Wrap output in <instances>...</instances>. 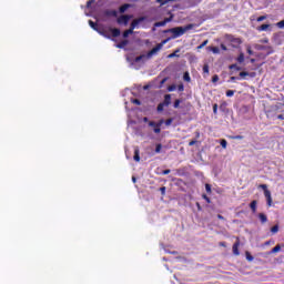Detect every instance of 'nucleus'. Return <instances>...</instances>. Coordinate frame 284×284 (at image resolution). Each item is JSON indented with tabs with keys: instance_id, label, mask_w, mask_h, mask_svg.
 Returning a JSON list of instances; mask_svg holds the SVG:
<instances>
[{
	"instance_id": "nucleus-1",
	"label": "nucleus",
	"mask_w": 284,
	"mask_h": 284,
	"mask_svg": "<svg viewBox=\"0 0 284 284\" xmlns=\"http://www.w3.org/2000/svg\"><path fill=\"white\" fill-rule=\"evenodd\" d=\"M192 28H194V24H187L185 27H175V28L166 29L164 30V33L165 34L171 33L172 36L162 41H165V43H169L170 41H172V39H179V37H183V34H185L187 30H192Z\"/></svg>"
},
{
	"instance_id": "nucleus-2",
	"label": "nucleus",
	"mask_w": 284,
	"mask_h": 284,
	"mask_svg": "<svg viewBox=\"0 0 284 284\" xmlns=\"http://www.w3.org/2000/svg\"><path fill=\"white\" fill-rule=\"evenodd\" d=\"M165 45V41H162L161 43H158L151 51H149L146 54H141L134 59V63H145V61L150 60L156 52L163 50V47Z\"/></svg>"
},
{
	"instance_id": "nucleus-3",
	"label": "nucleus",
	"mask_w": 284,
	"mask_h": 284,
	"mask_svg": "<svg viewBox=\"0 0 284 284\" xmlns=\"http://www.w3.org/2000/svg\"><path fill=\"white\" fill-rule=\"evenodd\" d=\"M89 26H90V28H92V30H95V32H98L102 37H106V39H110L108 33L105 32V29H103V27H99V24L97 22L89 20Z\"/></svg>"
},
{
	"instance_id": "nucleus-4",
	"label": "nucleus",
	"mask_w": 284,
	"mask_h": 284,
	"mask_svg": "<svg viewBox=\"0 0 284 284\" xmlns=\"http://www.w3.org/2000/svg\"><path fill=\"white\" fill-rule=\"evenodd\" d=\"M281 108L278 105H271L268 109L265 110V114L267 119H275L276 114H278V111Z\"/></svg>"
},
{
	"instance_id": "nucleus-5",
	"label": "nucleus",
	"mask_w": 284,
	"mask_h": 284,
	"mask_svg": "<svg viewBox=\"0 0 284 284\" xmlns=\"http://www.w3.org/2000/svg\"><path fill=\"white\" fill-rule=\"evenodd\" d=\"M261 190L264 191V196L266 199V204L268 207H272V192L267 190V184H261Z\"/></svg>"
},
{
	"instance_id": "nucleus-6",
	"label": "nucleus",
	"mask_w": 284,
	"mask_h": 284,
	"mask_svg": "<svg viewBox=\"0 0 284 284\" xmlns=\"http://www.w3.org/2000/svg\"><path fill=\"white\" fill-rule=\"evenodd\" d=\"M131 19H132V16L124 14V16H120L116 21L120 26H128Z\"/></svg>"
},
{
	"instance_id": "nucleus-7",
	"label": "nucleus",
	"mask_w": 284,
	"mask_h": 284,
	"mask_svg": "<svg viewBox=\"0 0 284 284\" xmlns=\"http://www.w3.org/2000/svg\"><path fill=\"white\" fill-rule=\"evenodd\" d=\"M240 245H241V240L236 237V242L233 244L234 256H239L241 254V252L239 251Z\"/></svg>"
},
{
	"instance_id": "nucleus-8",
	"label": "nucleus",
	"mask_w": 284,
	"mask_h": 284,
	"mask_svg": "<svg viewBox=\"0 0 284 284\" xmlns=\"http://www.w3.org/2000/svg\"><path fill=\"white\" fill-rule=\"evenodd\" d=\"M142 21H145V17H140V18H138V19H134V20L131 22L130 28L134 30L135 28L139 27V23H142Z\"/></svg>"
},
{
	"instance_id": "nucleus-9",
	"label": "nucleus",
	"mask_w": 284,
	"mask_h": 284,
	"mask_svg": "<svg viewBox=\"0 0 284 284\" xmlns=\"http://www.w3.org/2000/svg\"><path fill=\"white\" fill-rule=\"evenodd\" d=\"M162 103H163V105H165V108H168V105H170V103H172V95L171 94H165L164 95V101Z\"/></svg>"
},
{
	"instance_id": "nucleus-10",
	"label": "nucleus",
	"mask_w": 284,
	"mask_h": 284,
	"mask_svg": "<svg viewBox=\"0 0 284 284\" xmlns=\"http://www.w3.org/2000/svg\"><path fill=\"white\" fill-rule=\"evenodd\" d=\"M140 154H141V151L139 150V148H135L133 159H134V161H136V163H139V161H141Z\"/></svg>"
},
{
	"instance_id": "nucleus-11",
	"label": "nucleus",
	"mask_w": 284,
	"mask_h": 284,
	"mask_svg": "<svg viewBox=\"0 0 284 284\" xmlns=\"http://www.w3.org/2000/svg\"><path fill=\"white\" fill-rule=\"evenodd\" d=\"M240 77H241V79H243L245 77L254 78V77H256V73L255 72L250 73L247 71H242V72H240Z\"/></svg>"
},
{
	"instance_id": "nucleus-12",
	"label": "nucleus",
	"mask_w": 284,
	"mask_h": 284,
	"mask_svg": "<svg viewBox=\"0 0 284 284\" xmlns=\"http://www.w3.org/2000/svg\"><path fill=\"white\" fill-rule=\"evenodd\" d=\"M130 34H134V29L131 27L122 33V37L124 39H128L130 37Z\"/></svg>"
},
{
	"instance_id": "nucleus-13",
	"label": "nucleus",
	"mask_w": 284,
	"mask_h": 284,
	"mask_svg": "<svg viewBox=\"0 0 284 284\" xmlns=\"http://www.w3.org/2000/svg\"><path fill=\"white\" fill-rule=\"evenodd\" d=\"M256 30L257 32H267V30H270V24H261Z\"/></svg>"
},
{
	"instance_id": "nucleus-14",
	"label": "nucleus",
	"mask_w": 284,
	"mask_h": 284,
	"mask_svg": "<svg viewBox=\"0 0 284 284\" xmlns=\"http://www.w3.org/2000/svg\"><path fill=\"white\" fill-rule=\"evenodd\" d=\"M161 125H163V120H160V122L154 126L153 132L155 134H161Z\"/></svg>"
},
{
	"instance_id": "nucleus-15",
	"label": "nucleus",
	"mask_w": 284,
	"mask_h": 284,
	"mask_svg": "<svg viewBox=\"0 0 284 284\" xmlns=\"http://www.w3.org/2000/svg\"><path fill=\"white\" fill-rule=\"evenodd\" d=\"M110 32L112 33L113 38L121 37V30L120 29H110Z\"/></svg>"
},
{
	"instance_id": "nucleus-16",
	"label": "nucleus",
	"mask_w": 284,
	"mask_h": 284,
	"mask_svg": "<svg viewBox=\"0 0 284 284\" xmlns=\"http://www.w3.org/2000/svg\"><path fill=\"white\" fill-rule=\"evenodd\" d=\"M131 7L130 3H124L119 8V11L121 14H123V12H125L129 8Z\"/></svg>"
},
{
	"instance_id": "nucleus-17",
	"label": "nucleus",
	"mask_w": 284,
	"mask_h": 284,
	"mask_svg": "<svg viewBox=\"0 0 284 284\" xmlns=\"http://www.w3.org/2000/svg\"><path fill=\"white\" fill-rule=\"evenodd\" d=\"M128 43H130V41L128 40H122L121 42H119L116 44V48H119L120 50H123V48H125V45H128Z\"/></svg>"
},
{
	"instance_id": "nucleus-18",
	"label": "nucleus",
	"mask_w": 284,
	"mask_h": 284,
	"mask_svg": "<svg viewBox=\"0 0 284 284\" xmlns=\"http://www.w3.org/2000/svg\"><path fill=\"white\" fill-rule=\"evenodd\" d=\"M206 50H209V52H213V54H219V52H221L219 47H207Z\"/></svg>"
},
{
	"instance_id": "nucleus-19",
	"label": "nucleus",
	"mask_w": 284,
	"mask_h": 284,
	"mask_svg": "<svg viewBox=\"0 0 284 284\" xmlns=\"http://www.w3.org/2000/svg\"><path fill=\"white\" fill-rule=\"evenodd\" d=\"M258 219H260L261 223H263V224L267 223V215L265 213H260Z\"/></svg>"
},
{
	"instance_id": "nucleus-20",
	"label": "nucleus",
	"mask_w": 284,
	"mask_h": 284,
	"mask_svg": "<svg viewBox=\"0 0 284 284\" xmlns=\"http://www.w3.org/2000/svg\"><path fill=\"white\" fill-rule=\"evenodd\" d=\"M256 205H257L256 200H253V201L250 203V207H251L253 214L256 213Z\"/></svg>"
},
{
	"instance_id": "nucleus-21",
	"label": "nucleus",
	"mask_w": 284,
	"mask_h": 284,
	"mask_svg": "<svg viewBox=\"0 0 284 284\" xmlns=\"http://www.w3.org/2000/svg\"><path fill=\"white\" fill-rule=\"evenodd\" d=\"M179 52H181V49H176L175 52L169 54V59H174V57H179Z\"/></svg>"
},
{
	"instance_id": "nucleus-22",
	"label": "nucleus",
	"mask_w": 284,
	"mask_h": 284,
	"mask_svg": "<svg viewBox=\"0 0 284 284\" xmlns=\"http://www.w3.org/2000/svg\"><path fill=\"white\" fill-rule=\"evenodd\" d=\"M207 43H210V40H204L200 45H197V50H203Z\"/></svg>"
},
{
	"instance_id": "nucleus-23",
	"label": "nucleus",
	"mask_w": 284,
	"mask_h": 284,
	"mask_svg": "<svg viewBox=\"0 0 284 284\" xmlns=\"http://www.w3.org/2000/svg\"><path fill=\"white\" fill-rule=\"evenodd\" d=\"M245 256H246V261H254V256H252V253H250L248 251L245 252Z\"/></svg>"
},
{
	"instance_id": "nucleus-24",
	"label": "nucleus",
	"mask_w": 284,
	"mask_h": 284,
	"mask_svg": "<svg viewBox=\"0 0 284 284\" xmlns=\"http://www.w3.org/2000/svg\"><path fill=\"white\" fill-rule=\"evenodd\" d=\"M277 252H281V245H276L272 248L271 254H276Z\"/></svg>"
},
{
	"instance_id": "nucleus-25",
	"label": "nucleus",
	"mask_w": 284,
	"mask_h": 284,
	"mask_svg": "<svg viewBox=\"0 0 284 284\" xmlns=\"http://www.w3.org/2000/svg\"><path fill=\"white\" fill-rule=\"evenodd\" d=\"M161 150H163V145L161 143L155 146V154H161Z\"/></svg>"
},
{
	"instance_id": "nucleus-26",
	"label": "nucleus",
	"mask_w": 284,
	"mask_h": 284,
	"mask_svg": "<svg viewBox=\"0 0 284 284\" xmlns=\"http://www.w3.org/2000/svg\"><path fill=\"white\" fill-rule=\"evenodd\" d=\"M170 1L174 2L176 0H156V2L160 3V6H165L166 3H170Z\"/></svg>"
},
{
	"instance_id": "nucleus-27",
	"label": "nucleus",
	"mask_w": 284,
	"mask_h": 284,
	"mask_svg": "<svg viewBox=\"0 0 284 284\" xmlns=\"http://www.w3.org/2000/svg\"><path fill=\"white\" fill-rule=\"evenodd\" d=\"M245 61V54L240 53V55L237 57V63H243Z\"/></svg>"
},
{
	"instance_id": "nucleus-28",
	"label": "nucleus",
	"mask_w": 284,
	"mask_h": 284,
	"mask_svg": "<svg viewBox=\"0 0 284 284\" xmlns=\"http://www.w3.org/2000/svg\"><path fill=\"white\" fill-rule=\"evenodd\" d=\"M203 73L204 74H210V65L209 64L203 65Z\"/></svg>"
},
{
	"instance_id": "nucleus-29",
	"label": "nucleus",
	"mask_w": 284,
	"mask_h": 284,
	"mask_svg": "<svg viewBox=\"0 0 284 284\" xmlns=\"http://www.w3.org/2000/svg\"><path fill=\"white\" fill-rule=\"evenodd\" d=\"M265 19H267V14L260 16L258 18H256V21H257V23H261L262 21H265Z\"/></svg>"
},
{
	"instance_id": "nucleus-30",
	"label": "nucleus",
	"mask_w": 284,
	"mask_h": 284,
	"mask_svg": "<svg viewBox=\"0 0 284 284\" xmlns=\"http://www.w3.org/2000/svg\"><path fill=\"white\" fill-rule=\"evenodd\" d=\"M234 141H243L244 136L243 135H233L231 136Z\"/></svg>"
},
{
	"instance_id": "nucleus-31",
	"label": "nucleus",
	"mask_w": 284,
	"mask_h": 284,
	"mask_svg": "<svg viewBox=\"0 0 284 284\" xmlns=\"http://www.w3.org/2000/svg\"><path fill=\"white\" fill-rule=\"evenodd\" d=\"M164 108H165V104H163V102L162 103H159L158 104V112H163V110H164Z\"/></svg>"
},
{
	"instance_id": "nucleus-32",
	"label": "nucleus",
	"mask_w": 284,
	"mask_h": 284,
	"mask_svg": "<svg viewBox=\"0 0 284 284\" xmlns=\"http://www.w3.org/2000/svg\"><path fill=\"white\" fill-rule=\"evenodd\" d=\"M271 232H272V234H277V232H278V224H276L273 227H271Z\"/></svg>"
},
{
	"instance_id": "nucleus-33",
	"label": "nucleus",
	"mask_w": 284,
	"mask_h": 284,
	"mask_svg": "<svg viewBox=\"0 0 284 284\" xmlns=\"http://www.w3.org/2000/svg\"><path fill=\"white\" fill-rule=\"evenodd\" d=\"M173 122H174V118H170V119L165 120L164 123L166 126H170V125H172Z\"/></svg>"
},
{
	"instance_id": "nucleus-34",
	"label": "nucleus",
	"mask_w": 284,
	"mask_h": 284,
	"mask_svg": "<svg viewBox=\"0 0 284 284\" xmlns=\"http://www.w3.org/2000/svg\"><path fill=\"white\" fill-rule=\"evenodd\" d=\"M163 26H166L164 20L155 23V28H163Z\"/></svg>"
},
{
	"instance_id": "nucleus-35",
	"label": "nucleus",
	"mask_w": 284,
	"mask_h": 284,
	"mask_svg": "<svg viewBox=\"0 0 284 284\" xmlns=\"http://www.w3.org/2000/svg\"><path fill=\"white\" fill-rule=\"evenodd\" d=\"M205 191L207 192V194H212V185L205 184Z\"/></svg>"
},
{
	"instance_id": "nucleus-36",
	"label": "nucleus",
	"mask_w": 284,
	"mask_h": 284,
	"mask_svg": "<svg viewBox=\"0 0 284 284\" xmlns=\"http://www.w3.org/2000/svg\"><path fill=\"white\" fill-rule=\"evenodd\" d=\"M276 27L280 28V30H283V28H284V20H281L280 22H277Z\"/></svg>"
},
{
	"instance_id": "nucleus-37",
	"label": "nucleus",
	"mask_w": 284,
	"mask_h": 284,
	"mask_svg": "<svg viewBox=\"0 0 284 284\" xmlns=\"http://www.w3.org/2000/svg\"><path fill=\"white\" fill-rule=\"evenodd\" d=\"M220 144L225 150L227 148V140H221Z\"/></svg>"
},
{
	"instance_id": "nucleus-38",
	"label": "nucleus",
	"mask_w": 284,
	"mask_h": 284,
	"mask_svg": "<svg viewBox=\"0 0 284 284\" xmlns=\"http://www.w3.org/2000/svg\"><path fill=\"white\" fill-rule=\"evenodd\" d=\"M181 105V100H175L174 101V104H173V108H175V109H179V106Z\"/></svg>"
},
{
	"instance_id": "nucleus-39",
	"label": "nucleus",
	"mask_w": 284,
	"mask_h": 284,
	"mask_svg": "<svg viewBox=\"0 0 284 284\" xmlns=\"http://www.w3.org/2000/svg\"><path fill=\"white\" fill-rule=\"evenodd\" d=\"M230 70H241L240 67L237 64H231L230 67Z\"/></svg>"
},
{
	"instance_id": "nucleus-40",
	"label": "nucleus",
	"mask_w": 284,
	"mask_h": 284,
	"mask_svg": "<svg viewBox=\"0 0 284 284\" xmlns=\"http://www.w3.org/2000/svg\"><path fill=\"white\" fill-rule=\"evenodd\" d=\"M174 90H176V85L172 84L168 87L169 92H174Z\"/></svg>"
},
{
	"instance_id": "nucleus-41",
	"label": "nucleus",
	"mask_w": 284,
	"mask_h": 284,
	"mask_svg": "<svg viewBox=\"0 0 284 284\" xmlns=\"http://www.w3.org/2000/svg\"><path fill=\"white\" fill-rule=\"evenodd\" d=\"M219 112V104H213V114H217Z\"/></svg>"
},
{
	"instance_id": "nucleus-42",
	"label": "nucleus",
	"mask_w": 284,
	"mask_h": 284,
	"mask_svg": "<svg viewBox=\"0 0 284 284\" xmlns=\"http://www.w3.org/2000/svg\"><path fill=\"white\" fill-rule=\"evenodd\" d=\"M234 90H227L226 91V97H234Z\"/></svg>"
},
{
	"instance_id": "nucleus-43",
	"label": "nucleus",
	"mask_w": 284,
	"mask_h": 284,
	"mask_svg": "<svg viewBox=\"0 0 284 284\" xmlns=\"http://www.w3.org/2000/svg\"><path fill=\"white\" fill-rule=\"evenodd\" d=\"M216 82H219V75L217 74L212 77V83H216Z\"/></svg>"
},
{
	"instance_id": "nucleus-44",
	"label": "nucleus",
	"mask_w": 284,
	"mask_h": 284,
	"mask_svg": "<svg viewBox=\"0 0 284 284\" xmlns=\"http://www.w3.org/2000/svg\"><path fill=\"white\" fill-rule=\"evenodd\" d=\"M158 124H159V123H156V122H154V121H150V122H149L150 128H156Z\"/></svg>"
},
{
	"instance_id": "nucleus-45",
	"label": "nucleus",
	"mask_w": 284,
	"mask_h": 284,
	"mask_svg": "<svg viewBox=\"0 0 284 284\" xmlns=\"http://www.w3.org/2000/svg\"><path fill=\"white\" fill-rule=\"evenodd\" d=\"M184 81H187V82L191 81L190 73H184Z\"/></svg>"
},
{
	"instance_id": "nucleus-46",
	"label": "nucleus",
	"mask_w": 284,
	"mask_h": 284,
	"mask_svg": "<svg viewBox=\"0 0 284 284\" xmlns=\"http://www.w3.org/2000/svg\"><path fill=\"white\" fill-rule=\"evenodd\" d=\"M132 103H134L135 105H141V100L134 99V100L132 101Z\"/></svg>"
},
{
	"instance_id": "nucleus-47",
	"label": "nucleus",
	"mask_w": 284,
	"mask_h": 284,
	"mask_svg": "<svg viewBox=\"0 0 284 284\" xmlns=\"http://www.w3.org/2000/svg\"><path fill=\"white\" fill-rule=\"evenodd\" d=\"M165 190H166L165 186L160 187V192L162 195H165Z\"/></svg>"
},
{
	"instance_id": "nucleus-48",
	"label": "nucleus",
	"mask_w": 284,
	"mask_h": 284,
	"mask_svg": "<svg viewBox=\"0 0 284 284\" xmlns=\"http://www.w3.org/2000/svg\"><path fill=\"white\" fill-rule=\"evenodd\" d=\"M170 172H171V170H170V169H166V170L162 171V174H163V175H168V174H170Z\"/></svg>"
},
{
	"instance_id": "nucleus-49",
	"label": "nucleus",
	"mask_w": 284,
	"mask_h": 284,
	"mask_svg": "<svg viewBox=\"0 0 284 284\" xmlns=\"http://www.w3.org/2000/svg\"><path fill=\"white\" fill-rule=\"evenodd\" d=\"M178 90H179V92H183V90H185V88L183 87V84H180V85L178 87Z\"/></svg>"
},
{
	"instance_id": "nucleus-50",
	"label": "nucleus",
	"mask_w": 284,
	"mask_h": 284,
	"mask_svg": "<svg viewBox=\"0 0 284 284\" xmlns=\"http://www.w3.org/2000/svg\"><path fill=\"white\" fill-rule=\"evenodd\" d=\"M220 48H221V50H223L224 52L227 51V47H226L225 44H223V43L220 45Z\"/></svg>"
},
{
	"instance_id": "nucleus-51",
	"label": "nucleus",
	"mask_w": 284,
	"mask_h": 284,
	"mask_svg": "<svg viewBox=\"0 0 284 284\" xmlns=\"http://www.w3.org/2000/svg\"><path fill=\"white\" fill-rule=\"evenodd\" d=\"M172 19H173V17L171 16L170 18H165L164 21L168 24V23H170V21H172Z\"/></svg>"
},
{
	"instance_id": "nucleus-52",
	"label": "nucleus",
	"mask_w": 284,
	"mask_h": 284,
	"mask_svg": "<svg viewBox=\"0 0 284 284\" xmlns=\"http://www.w3.org/2000/svg\"><path fill=\"white\" fill-rule=\"evenodd\" d=\"M189 145H190V146L196 145V140H192L191 142H189Z\"/></svg>"
},
{
	"instance_id": "nucleus-53",
	"label": "nucleus",
	"mask_w": 284,
	"mask_h": 284,
	"mask_svg": "<svg viewBox=\"0 0 284 284\" xmlns=\"http://www.w3.org/2000/svg\"><path fill=\"white\" fill-rule=\"evenodd\" d=\"M217 219H220V221H225V217L221 214H217Z\"/></svg>"
},
{
	"instance_id": "nucleus-54",
	"label": "nucleus",
	"mask_w": 284,
	"mask_h": 284,
	"mask_svg": "<svg viewBox=\"0 0 284 284\" xmlns=\"http://www.w3.org/2000/svg\"><path fill=\"white\" fill-rule=\"evenodd\" d=\"M203 199L206 201V203H210V197L207 195H203Z\"/></svg>"
},
{
	"instance_id": "nucleus-55",
	"label": "nucleus",
	"mask_w": 284,
	"mask_h": 284,
	"mask_svg": "<svg viewBox=\"0 0 284 284\" xmlns=\"http://www.w3.org/2000/svg\"><path fill=\"white\" fill-rule=\"evenodd\" d=\"M277 119H280L281 121H284L283 114H278V115H277Z\"/></svg>"
},
{
	"instance_id": "nucleus-56",
	"label": "nucleus",
	"mask_w": 284,
	"mask_h": 284,
	"mask_svg": "<svg viewBox=\"0 0 284 284\" xmlns=\"http://www.w3.org/2000/svg\"><path fill=\"white\" fill-rule=\"evenodd\" d=\"M220 247H226L225 242H220Z\"/></svg>"
},
{
	"instance_id": "nucleus-57",
	"label": "nucleus",
	"mask_w": 284,
	"mask_h": 284,
	"mask_svg": "<svg viewBox=\"0 0 284 284\" xmlns=\"http://www.w3.org/2000/svg\"><path fill=\"white\" fill-rule=\"evenodd\" d=\"M92 1H94V0H89V1L87 2V7H88V8H90V6L92 4Z\"/></svg>"
},
{
	"instance_id": "nucleus-58",
	"label": "nucleus",
	"mask_w": 284,
	"mask_h": 284,
	"mask_svg": "<svg viewBox=\"0 0 284 284\" xmlns=\"http://www.w3.org/2000/svg\"><path fill=\"white\" fill-rule=\"evenodd\" d=\"M236 79H239V78H236V77H231V78H230V81L234 82V81H236Z\"/></svg>"
},
{
	"instance_id": "nucleus-59",
	"label": "nucleus",
	"mask_w": 284,
	"mask_h": 284,
	"mask_svg": "<svg viewBox=\"0 0 284 284\" xmlns=\"http://www.w3.org/2000/svg\"><path fill=\"white\" fill-rule=\"evenodd\" d=\"M247 53H248V54H254V52H253L252 49H250V48L247 49Z\"/></svg>"
},
{
	"instance_id": "nucleus-60",
	"label": "nucleus",
	"mask_w": 284,
	"mask_h": 284,
	"mask_svg": "<svg viewBox=\"0 0 284 284\" xmlns=\"http://www.w3.org/2000/svg\"><path fill=\"white\" fill-rule=\"evenodd\" d=\"M111 14H112L113 17H116V11H111Z\"/></svg>"
},
{
	"instance_id": "nucleus-61",
	"label": "nucleus",
	"mask_w": 284,
	"mask_h": 284,
	"mask_svg": "<svg viewBox=\"0 0 284 284\" xmlns=\"http://www.w3.org/2000/svg\"><path fill=\"white\" fill-rule=\"evenodd\" d=\"M132 181H133V183H136V178L133 176V178H132Z\"/></svg>"
},
{
	"instance_id": "nucleus-62",
	"label": "nucleus",
	"mask_w": 284,
	"mask_h": 284,
	"mask_svg": "<svg viewBox=\"0 0 284 284\" xmlns=\"http://www.w3.org/2000/svg\"><path fill=\"white\" fill-rule=\"evenodd\" d=\"M168 81V78H164L163 80H162V83H165Z\"/></svg>"
},
{
	"instance_id": "nucleus-63",
	"label": "nucleus",
	"mask_w": 284,
	"mask_h": 284,
	"mask_svg": "<svg viewBox=\"0 0 284 284\" xmlns=\"http://www.w3.org/2000/svg\"><path fill=\"white\" fill-rule=\"evenodd\" d=\"M270 243H271L270 241H266V242L264 243V245H270Z\"/></svg>"
},
{
	"instance_id": "nucleus-64",
	"label": "nucleus",
	"mask_w": 284,
	"mask_h": 284,
	"mask_svg": "<svg viewBox=\"0 0 284 284\" xmlns=\"http://www.w3.org/2000/svg\"><path fill=\"white\" fill-rule=\"evenodd\" d=\"M196 205H197V209L201 210V204L196 203Z\"/></svg>"
}]
</instances>
